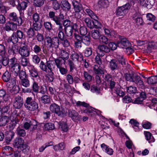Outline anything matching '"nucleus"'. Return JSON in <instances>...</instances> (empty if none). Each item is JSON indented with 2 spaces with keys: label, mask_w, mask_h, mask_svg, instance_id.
<instances>
[{
  "label": "nucleus",
  "mask_w": 157,
  "mask_h": 157,
  "mask_svg": "<svg viewBox=\"0 0 157 157\" xmlns=\"http://www.w3.org/2000/svg\"><path fill=\"white\" fill-rule=\"evenodd\" d=\"M11 74L8 71H6L2 76L3 80L6 82H8L7 86L8 87V90H10L12 94H16L18 92V88L15 86L16 82L14 79L10 80Z\"/></svg>",
  "instance_id": "f257e3e1"
},
{
  "label": "nucleus",
  "mask_w": 157,
  "mask_h": 157,
  "mask_svg": "<svg viewBox=\"0 0 157 157\" xmlns=\"http://www.w3.org/2000/svg\"><path fill=\"white\" fill-rule=\"evenodd\" d=\"M124 77L127 81L134 82L138 87L142 88L144 87V83L140 76L127 73L124 75Z\"/></svg>",
  "instance_id": "f03ea898"
},
{
  "label": "nucleus",
  "mask_w": 157,
  "mask_h": 157,
  "mask_svg": "<svg viewBox=\"0 0 157 157\" xmlns=\"http://www.w3.org/2000/svg\"><path fill=\"white\" fill-rule=\"evenodd\" d=\"M8 68L10 71L13 73L15 76H17L18 75L21 69L20 66L17 62L16 59L15 58H12L10 60Z\"/></svg>",
  "instance_id": "7ed1b4c3"
},
{
  "label": "nucleus",
  "mask_w": 157,
  "mask_h": 157,
  "mask_svg": "<svg viewBox=\"0 0 157 157\" xmlns=\"http://www.w3.org/2000/svg\"><path fill=\"white\" fill-rule=\"evenodd\" d=\"M25 106L30 112L35 111L39 108L37 103L33 101L31 97H28L26 98Z\"/></svg>",
  "instance_id": "20e7f679"
},
{
  "label": "nucleus",
  "mask_w": 157,
  "mask_h": 157,
  "mask_svg": "<svg viewBox=\"0 0 157 157\" xmlns=\"http://www.w3.org/2000/svg\"><path fill=\"white\" fill-rule=\"evenodd\" d=\"M50 109L52 112L55 113L58 116L61 117H63L66 113V111L63 108H60L59 105L55 103L50 105Z\"/></svg>",
  "instance_id": "39448f33"
},
{
  "label": "nucleus",
  "mask_w": 157,
  "mask_h": 157,
  "mask_svg": "<svg viewBox=\"0 0 157 157\" xmlns=\"http://www.w3.org/2000/svg\"><path fill=\"white\" fill-rule=\"evenodd\" d=\"M46 40L48 48H57L58 47L59 41L57 37H55L51 39L50 37L47 36L46 37Z\"/></svg>",
  "instance_id": "423d86ee"
},
{
  "label": "nucleus",
  "mask_w": 157,
  "mask_h": 157,
  "mask_svg": "<svg viewBox=\"0 0 157 157\" xmlns=\"http://www.w3.org/2000/svg\"><path fill=\"white\" fill-rule=\"evenodd\" d=\"M130 7L131 6L128 3L122 6L118 7L116 12V15L118 16L125 15L128 12V11L130 9Z\"/></svg>",
  "instance_id": "0eeeda50"
},
{
  "label": "nucleus",
  "mask_w": 157,
  "mask_h": 157,
  "mask_svg": "<svg viewBox=\"0 0 157 157\" xmlns=\"http://www.w3.org/2000/svg\"><path fill=\"white\" fill-rule=\"evenodd\" d=\"M24 17L21 16L20 15V16L18 18L17 17V16L16 13L15 12H12L10 13L9 15V18L10 20L14 21H16V24L18 26H20L22 23V18Z\"/></svg>",
  "instance_id": "6e6552de"
},
{
  "label": "nucleus",
  "mask_w": 157,
  "mask_h": 157,
  "mask_svg": "<svg viewBox=\"0 0 157 157\" xmlns=\"http://www.w3.org/2000/svg\"><path fill=\"white\" fill-rule=\"evenodd\" d=\"M117 46L118 47L124 49L131 46V44L126 38L123 37L119 38V40L117 42Z\"/></svg>",
  "instance_id": "1a4fd4ad"
},
{
  "label": "nucleus",
  "mask_w": 157,
  "mask_h": 157,
  "mask_svg": "<svg viewBox=\"0 0 157 157\" xmlns=\"http://www.w3.org/2000/svg\"><path fill=\"white\" fill-rule=\"evenodd\" d=\"M37 122L34 120L28 121L25 122L24 125V127L25 129H28L30 128L32 130L35 129L36 128Z\"/></svg>",
  "instance_id": "9d476101"
},
{
  "label": "nucleus",
  "mask_w": 157,
  "mask_h": 157,
  "mask_svg": "<svg viewBox=\"0 0 157 157\" xmlns=\"http://www.w3.org/2000/svg\"><path fill=\"white\" fill-rule=\"evenodd\" d=\"M23 104L22 98L19 96H17L14 98L13 101V106L15 109H20Z\"/></svg>",
  "instance_id": "9b49d317"
},
{
  "label": "nucleus",
  "mask_w": 157,
  "mask_h": 157,
  "mask_svg": "<svg viewBox=\"0 0 157 157\" xmlns=\"http://www.w3.org/2000/svg\"><path fill=\"white\" fill-rule=\"evenodd\" d=\"M68 115L74 121H79L81 118L80 116L77 112L74 110L70 109L69 110Z\"/></svg>",
  "instance_id": "f8f14e48"
},
{
  "label": "nucleus",
  "mask_w": 157,
  "mask_h": 157,
  "mask_svg": "<svg viewBox=\"0 0 157 157\" xmlns=\"http://www.w3.org/2000/svg\"><path fill=\"white\" fill-rule=\"evenodd\" d=\"M17 25L12 22H7L5 24L4 29L7 31L16 30L17 29Z\"/></svg>",
  "instance_id": "ddd939ff"
},
{
  "label": "nucleus",
  "mask_w": 157,
  "mask_h": 157,
  "mask_svg": "<svg viewBox=\"0 0 157 157\" xmlns=\"http://www.w3.org/2000/svg\"><path fill=\"white\" fill-rule=\"evenodd\" d=\"M18 52L21 57H28L30 54L29 50L26 46H24L20 48Z\"/></svg>",
  "instance_id": "4468645a"
},
{
  "label": "nucleus",
  "mask_w": 157,
  "mask_h": 157,
  "mask_svg": "<svg viewBox=\"0 0 157 157\" xmlns=\"http://www.w3.org/2000/svg\"><path fill=\"white\" fill-rule=\"evenodd\" d=\"M72 4L75 13H79L82 10L81 4L75 0H72Z\"/></svg>",
  "instance_id": "2eb2a0df"
},
{
  "label": "nucleus",
  "mask_w": 157,
  "mask_h": 157,
  "mask_svg": "<svg viewBox=\"0 0 157 157\" xmlns=\"http://www.w3.org/2000/svg\"><path fill=\"white\" fill-rule=\"evenodd\" d=\"M27 6V2L23 1L21 3H19L17 6V9L19 10L20 15L21 16H23L24 13L22 10H24Z\"/></svg>",
  "instance_id": "dca6fc26"
},
{
  "label": "nucleus",
  "mask_w": 157,
  "mask_h": 157,
  "mask_svg": "<svg viewBox=\"0 0 157 157\" xmlns=\"http://www.w3.org/2000/svg\"><path fill=\"white\" fill-rule=\"evenodd\" d=\"M105 35L109 37H114L117 34L116 32L113 29H109L105 28H103Z\"/></svg>",
  "instance_id": "f3484780"
},
{
  "label": "nucleus",
  "mask_w": 157,
  "mask_h": 157,
  "mask_svg": "<svg viewBox=\"0 0 157 157\" xmlns=\"http://www.w3.org/2000/svg\"><path fill=\"white\" fill-rule=\"evenodd\" d=\"M8 52L10 55H13L18 51V47L13 44L10 45L8 47Z\"/></svg>",
  "instance_id": "a211bd4d"
},
{
  "label": "nucleus",
  "mask_w": 157,
  "mask_h": 157,
  "mask_svg": "<svg viewBox=\"0 0 157 157\" xmlns=\"http://www.w3.org/2000/svg\"><path fill=\"white\" fill-rule=\"evenodd\" d=\"M101 147L102 150L108 154L110 155H113V149L106 145L105 144H102L101 145Z\"/></svg>",
  "instance_id": "6ab92c4d"
},
{
  "label": "nucleus",
  "mask_w": 157,
  "mask_h": 157,
  "mask_svg": "<svg viewBox=\"0 0 157 157\" xmlns=\"http://www.w3.org/2000/svg\"><path fill=\"white\" fill-rule=\"evenodd\" d=\"M24 143V140L21 138H16L13 142V145L15 147L20 148L22 146Z\"/></svg>",
  "instance_id": "aec40b11"
},
{
  "label": "nucleus",
  "mask_w": 157,
  "mask_h": 157,
  "mask_svg": "<svg viewBox=\"0 0 157 157\" xmlns=\"http://www.w3.org/2000/svg\"><path fill=\"white\" fill-rule=\"evenodd\" d=\"M109 2L108 0H99L98 2L97 9L106 8L108 6Z\"/></svg>",
  "instance_id": "412c9836"
},
{
  "label": "nucleus",
  "mask_w": 157,
  "mask_h": 157,
  "mask_svg": "<svg viewBox=\"0 0 157 157\" xmlns=\"http://www.w3.org/2000/svg\"><path fill=\"white\" fill-rule=\"evenodd\" d=\"M113 91H114V92L120 96L122 97L125 94L124 93L123 91V89H121L120 86L118 84L116 85V88Z\"/></svg>",
  "instance_id": "4be33fe9"
},
{
  "label": "nucleus",
  "mask_w": 157,
  "mask_h": 157,
  "mask_svg": "<svg viewBox=\"0 0 157 157\" xmlns=\"http://www.w3.org/2000/svg\"><path fill=\"white\" fill-rule=\"evenodd\" d=\"M3 153L5 155H10L12 154L13 148L9 146H6L2 148Z\"/></svg>",
  "instance_id": "5701e85b"
},
{
  "label": "nucleus",
  "mask_w": 157,
  "mask_h": 157,
  "mask_svg": "<svg viewBox=\"0 0 157 157\" xmlns=\"http://www.w3.org/2000/svg\"><path fill=\"white\" fill-rule=\"evenodd\" d=\"M46 65L48 69V71H53L55 68V62L53 61L48 60L46 62Z\"/></svg>",
  "instance_id": "b1692460"
},
{
  "label": "nucleus",
  "mask_w": 157,
  "mask_h": 157,
  "mask_svg": "<svg viewBox=\"0 0 157 157\" xmlns=\"http://www.w3.org/2000/svg\"><path fill=\"white\" fill-rule=\"evenodd\" d=\"M93 72L95 74L98 75H102L104 74L105 71L103 69H101L98 65H94L93 67Z\"/></svg>",
  "instance_id": "393cba45"
},
{
  "label": "nucleus",
  "mask_w": 157,
  "mask_h": 157,
  "mask_svg": "<svg viewBox=\"0 0 157 157\" xmlns=\"http://www.w3.org/2000/svg\"><path fill=\"white\" fill-rule=\"evenodd\" d=\"M65 147L64 143L62 142L56 145L53 147V148L56 151H60L63 150Z\"/></svg>",
  "instance_id": "a878e982"
},
{
  "label": "nucleus",
  "mask_w": 157,
  "mask_h": 157,
  "mask_svg": "<svg viewBox=\"0 0 157 157\" xmlns=\"http://www.w3.org/2000/svg\"><path fill=\"white\" fill-rule=\"evenodd\" d=\"M132 18L135 21L137 25H141L142 24L143 22V20L142 18L139 16L138 13H136L133 15Z\"/></svg>",
  "instance_id": "bb28decb"
},
{
  "label": "nucleus",
  "mask_w": 157,
  "mask_h": 157,
  "mask_svg": "<svg viewBox=\"0 0 157 157\" xmlns=\"http://www.w3.org/2000/svg\"><path fill=\"white\" fill-rule=\"evenodd\" d=\"M129 123L132 125V127L135 132H138L140 130L139 127V124L136 121L133 119H131Z\"/></svg>",
  "instance_id": "cd10ccee"
},
{
  "label": "nucleus",
  "mask_w": 157,
  "mask_h": 157,
  "mask_svg": "<svg viewBox=\"0 0 157 157\" xmlns=\"http://www.w3.org/2000/svg\"><path fill=\"white\" fill-rule=\"evenodd\" d=\"M8 42H12L13 44L17 43L18 41V38L15 34V32H14L12 36L7 39Z\"/></svg>",
  "instance_id": "c85d7f7f"
},
{
  "label": "nucleus",
  "mask_w": 157,
  "mask_h": 157,
  "mask_svg": "<svg viewBox=\"0 0 157 157\" xmlns=\"http://www.w3.org/2000/svg\"><path fill=\"white\" fill-rule=\"evenodd\" d=\"M144 134L147 140L148 141L149 143H153L155 141V139L151 136V133L146 132H144Z\"/></svg>",
  "instance_id": "c756f323"
},
{
  "label": "nucleus",
  "mask_w": 157,
  "mask_h": 157,
  "mask_svg": "<svg viewBox=\"0 0 157 157\" xmlns=\"http://www.w3.org/2000/svg\"><path fill=\"white\" fill-rule=\"evenodd\" d=\"M9 117L6 116H2L0 119V126L5 125L9 120Z\"/></svg>",
  "instance_id": "7c9ffc66"
},
{
  "label": "nucleus",
  "mask_w": 157,
  "mask_h": 157,
  "mask_svg": "<svg viewBox=\"0 0 157 157\" xmlns=\"http://www.w3.org/2000/svg\"><path fill=\"white\" fill-rule=\"evenodd\" d=\"M82 42L86 45H88L90 44V37L89 35L82 36Z\"/></svg>",
  "instance_id": "2f4dec72"
},
{
  "label": "nucleus",
  "mask_w": 157,
  "mask_h": 157,
  "mask_svg": "<svg viewBox=\"0 0 157 157\" xmlns=\"http://www.w3.org/2000/svg\"><path fill=\"white\" fill-rule=\"evenodd\" d=\"M65 61L62 59H56L55 60V63L59 69L63 66L65 64Z\"/></svg>",
  "instance_id": "473e14b6"
},
{
  "label": "nucleus",
  "mask_w": 157,
  "mask_h": 157,
  "mask_svg": "<svg viewBox=\"0 0 157 157\" xmlns=\"http://www.w3.org/2000/svg\"><path fill=\"white\" fill-rule=\"evenodd\" d=\"M86 13L93 19H95L97 18V15L91 10L89 8H86L84 10Z\"/></svg>",
  "instance_id": "72a5a7b5"
},
{
  "label": "nucleus",
  "mask_w": 157,
  "mask_h": 157,
  "mask_svg": "<svg viewBox=\"0 0 157 157\" xmlns=\"http://www.w3.org/2000/svg\"><path fill=\"white\" fill-rule=\"evenodd\" d=\"M119 63L122 65H125L127 63V61L125 60L123 55H117L116 56Z\"/></svg>",
  "instance_id": "f704fd0d"
},
{
  "label": "nucleus",
  "mask_w": 157,
  "mask_h": 157,
  "mask_svg": "<svg viewBox=\"0 0 157 157\" xmlns=\"http://www.w3.org/2000/svg\"><path fill=\"white\" fill-rule=\"evenodd\" d=\"M91 36L94 39H98L101 36L100 34L97 30H93L91 32Z\"/></svg>",
  "instance_id": "c9c22d12"
},
{
  "label": "nucleus",
  "mask_w": 157,
  "mask_h": 157,
  "mask_svg": "<svg viewBox=\"0 0 157 157\" xmlns=\"http://www.w3.org/2000/svg\"><path fill=\"white\" fill-rule=\"evenodd\" d=\"M84 20L88 27L90 29H93V25H94L93 21L88 17H86L84 18Z\"/></svg>",
  "instance_id": "e433bc0d"
},
{
  "label": "nucleus",
  "mask_w": 157,
  "mask_h": 157,
  "mask_svg": "<svg viewBox=\"0 0 157 157\" xmlns=\"http://www.w3.org/2000/svg\"><path fill=\"white\" fill-rule=\"evenodd\" d=\"M147 82L150 84H153L157 83V76H154L148 78Z\"/></svg>",
  "instance_id": "4c0bfd02"
},
{
  "label": "nucleus",
  "mask_w": 157,
  "mask_h": 157,
  "mask_svg": "<svg viewBox=\"0 0 157 157\" xmlns=\"http://www.w3.org/2000/svg\"><path fill=\"white\" fill-rule=\"evenodd\" d=\"M98 49L102 52H110V48L105 45H99L98 47Z\"/></svg>",
  "instance_id": "58836bf2"
},
{
  "label": "nucleus",
  "mask_w": 157,
  "mask_h": 157,
  "mask_svg": "<svg viewBox=\"0 0 157 157\" xmlns=\"http://www.w3.org/2000/svg\"><path fill=\"white\" fill-rule=\"evenodd\" d=\"M21 84L23 86L25 87H28L30 85L29 80L27 78H22L21 80Z\"/></svg>",
  "instance_id": "ea45409f"
},
{
  "label": "nucleus",
  "mask_w": 157,
  "mask_h": 157,
  "mask_svg": "<svg viewBox=\"0 0 157 157\" xmlns=\"http://www.w3.org/2000/svg\"><path fill=\"white\" fill-rule=\"evenodd\" d=\"M50 98L49 96L44 95L41 97V101L44 103L47 104L49 103L50 102Z\"/></svg>",
  "instance_id": "a19ab883"
},
{
  "label": "nucleus",
  "mask_w": 157,
  "mask_h": 157,
  "mask_svg": "<svg viewBox=\"0 0 157 157\" xmlns=\"http://www.w3.org/2000/svg\"><path fill=\"white\" fill-rule=\"evenodd\" d=\"M61 3L63 7L65 10H69L71 8V6L70 4L66 0L63 1L61 2Z\"/></svg>",
  "instance_id": "79ce46f5"
},
{
  "label": "nucleus",
  "mask_w": 157,
  "mask_h": 157,
  "mask_svg": "<svg viewBox=\"0 0 157 157\" xmlns=\"http://www.w3.org/2000/svg\"><path fill=\"white\" fill-rule=\"evenodd\" d=\"M71 57L72 59L75 61L79 60V58L81 59H82L83 56L81 55H78L77 53L74 52L71 55Z\"/></svg>",
  "instance_id": "37998d69"
},
{
  "label": "nucleus",
  "mask_w": 157,
  "mask_h": 157,
  "mask_svg": "<svg viewBox=\"0 0 157 157\" xmlns=\"http://www.w3.org/2000/svg\"><path fill=\"white\" fill-rule=\"evenodd\" d=\"M44 128L46 130H52L54 129L55 126L53 124L51 123H48L44 125Z\"/></svg>",
  "instance_id": "c03bdc74"
},
{
  "label": "nucleus",
  "mask_w": 157,
  "mask_h": 157,
  "mask_svg": "<svg viewBox=\"0 0 157 157\" xmlns=\"http://www.w3.org/2000/svg\"><path fill=\"white\" fill-rule=\"evenodd\" d=\"M45 0H34L33 5L36 7H40L43 5Z\"/></svg>",
  "instance_id": "a18cd8bd"
},
{
  "label": "nucleus",
  "mask_w": 157,
  "mask_h": 157,
  "mask_svg": "<svg viewBox=\"0 0 157 157\" xmlns=\"http://www.w3.org/2000/svg\"><path fill=\"white\" fill-rule=\"evenodd\" d=\"M6 55L5 50V47L3 45L0 44V58L5 57Z\"/></svg>",
  "instance_id": "49530a36"
},
{
  "label": "nucleus",
  "mask_w": 157,
  "mask_h": 157,
  "mask_svg": "<svg viewBox=\"0 0 157 157\" xmlns=\"http://www.w3.org/2000/svg\"><path fill=\"white\" fill-rule=\"evenodd\" d=\"M109 67L112 71L116 69L117 67V64L115 60H111L109 62Z\"/></svg>",
  "instance_id": "de8ad7c7"
},
{
  "label": "nucleus",
  "mask_w": 157,
  "mask_h": 157,
  "mask_svg": "<svg viewBox=\"0 0 157 157\" xmlns=\"http://www.w3.org/2000/svg\"><path fill=\"white\" fill-rule=\"evenodd\" d=\"M90 91L92 92L96 93L98 94L100 93V89L97 86L93 85L91 87Z\"/></svg>",
  "instance_id": "09e8293b"
},
{
  "label": "nucleus",
  "mask_w": 157,
  "mask_h": 157,
  "mask_svg": "<svg viewBox=\"0 0 157 157\" xmlns=\"http://www.w3.org/2000/svg\"><path fill=\"white\" fill-rule=\"evenodd\" d=\"M39 67L42 71L46 72H48V69L46 64H45L44 62L41 61L40 63Z\"/></svg>",
  "instance_id": "8fccbe9b"
},
{
  "label": "nucleus",
  "mask_w": 157,
  "mask_h": 157,
  "mask_svg": "<svg viewBox=\"0 0 157 157\" xmlns=\"http://www.w3.org/2000/svg\"><path fill=\"white\" fill-rule=\"evenodd\" d=\"M65 32L68 36H71L72 34V29L71 27H68L65 28Z\"/></svg>",
  "instance_id": "3c124183"
},
{
  "label": "nucleus",
  "mask_w": 157,
  "mask_h": 157,
  "mask_svg": "<svg viewBox=\"0 0 157 157\" xmlns=\"http://www.w3.org/2000/svg\"><path fill=\"white\" fill-rule=\"evenodd\" d=\"M94 21H93L94 23V25H93V28H101V24L98 21V17L97 16V18L95 19H94Z\"/></svg>",
  "instance_id": "603ef678"
},
{
  "label": "nucleus",
  "mask_w": 157,
  "mask_h": 157,
  "mask_svg": "<svg viewBox=\"0 0 157 157\" xmlns=\"http://www.w3.org/2000/svg\"><path fill=\"white\" fill-rule=\"evenodd\" d=\"M147 20L153 22L156 20V17L151 13H148L147 14Z\"/></svg>",
  "instance_id": "864d4df0"
},
{
  "label": "nucleus",
  "mask_w": 157,
  "mask_h": 157,
  "mask_svg": "<svg viewBox=\"0 0 157 157\" xmlns=\"http://www.w3.org/2000/svg\"><path fill=\"white\" fill-rule=\"evenodd\" d=\"M83 75L85 79L87 82H91L92 80V77L90 75L85 71H84Z\"/></svg>",
  "instance_id": "5fc2aeb1"
},
{
  "label": "nucleus",
  "mask_w": 157,
  "mask_h": 157,
  "mask_svg": "<svg viewBox=\"0 0 157 157\" xmlns=\"http://www.w3.org/2000/svg\"><path fill=\"white\" fill-rule=\"evenodd\" d=\"M64 19V16L63 14H60L59 16V17H56V18L55 19L56 21V23L57 25H59L60 24V22Z\"/></svg>",
  "instance_id": "6e6d98bb"
},
{
  "label": "nucleus",
  "mask_w": 157,
  "mask_h": 157,
  "mask_svg": "<svg viewBox=\"0 0 157 157\" xmlns=\"http://www.w3.org/2000/svg\"><path fill=\"white\" fill-rule=\"evenodd\" d=\"M27 36L29 38H32L35 35V32L33 29L30 28L27 32Z\"/></svg>",
  "instance_id": "4d7b16f0"
},
{
  "label": "nucleus",
  "mask_w": 157,
  "mask_h": 157,
  "mask_svg": "<svg viewBox=\"0 0 157 157\" xmlns=\"http://www.w3.org/2000/svg\"><path fill=\"white\" fill-rule=\"evenodd\" d=\"M52 142H50V143H46L40 147L39 149V151L40 152H43L45 149L49 146H50L52 145Z\"/></svg>",
  "instance_id": "13d9d810"
},
{
  "label": "nucleus",
  "mask_w": 157,
  "mask_h": 157,
  "mask_svg": "<svg viewBox=\"0 0 157 157\" xmlns=\"http://www.w3.org/2000/svg\"><path fill=\"white\" fill-rule=\"evenodd\" d=\"M48 73L46 75V77L50 82H52L54 79V73L52 71H48Z\"/></svg>",
  "instance_id": "bf43d9fd"
},
{
  "label": "nucleus",
  "mask_w": 157,
  "mask_h": 157,
  "mask_svg": "<svg viewBox=\"0 0 157 157\" xmlns=\"http://www.w3.org/2000/svg\"><path fill=\"white\" fill-rule=\"evenodd\" d=\"M86 107V109L84 110L83 112L84 113L88 114L91 113H94V109L90 106L89 105L88 107Z\"/></svg>",
  "instance_id": "052dcab7"
},
{
  "label": "nucleus",
  "mask_w": 157,
  "mask_h": 157,
  "mask_svg": "<svg viewBox=\"0 0 157 157\" xmlns=\"http://www.w3.org/2000/svg\"><path fill=\"white\" fill-rule=\"evenodd\" d=\"M142 125L143 128L148 129L151 128V124L147 121H143L142 123Z\"/></svg>",
  "instance_id": "680f3d73"
},
{
  "label": "nucleus",
  "mask_w": 157,
  "mask_h": 157,
  "mask_svg": "<svg viewBox=\"0 0 157 157\" xmlns=\"http://www.w3.org/2000/svg\"><path fill=\"white\" fill-rule=\"evenodd\" d=\"M0 97L3 98L5 101H6L8 100L6 91L3 89L0 90Z\"/></svg>",
  "instance_id": "e2e57ef3"
},
{
  "label": "nucleus",
  "mask_w": 157,
  "mask_h": 157,
  "mask_svg": "<svg viewBox=\"0 0 157 157\" xmlns=\"http://www.w3.org/2000/svg\"><path fill=\"white\" fill-rule=\"evenodd\" d=\"M136 88L132 86L128 87L127 89V92L130 94L135 93L136 92Z\"/></svg>",
  "instance_id": "0e129e2a"
},
{
  "label": "nucleus",
  "mask_w": 157,
  "mask_h": 157,
  "mask_svg": "<svg viewBox=\"0 0 157 157\" xmlns=\"http://www.w3.org/2000/svg\"><path fill=\"white\" fill-rule=\"evenodd\" d=\"M33 27L36 31L39 30L41 28V25L39 22H33Z\"/></svg>",
  "instance_id": "69168bd1"
},
{
  "label": "nucleus",
  "mask_w": 157,
  "mask_h": 157,
  "mask_svg": "<svg viewBox=\"0 0 157 157\" xmlns=\"http://www.w3.org/2000/svg\"><path fill=\"white\" fill-rule=\"evenodd\" d=\"M131 46H129L128 47H126L124 48V52L127 55H130L133 52V50Z\"/></svg>",
  "instance_id": "338daca9"
},
{
  "label": "nucleus",
  "mask_w": 157,
  "mask_h": 157,
  "mask_svg": "<svg viewBox=\"0 0 157 157\" xmlns=\"http://www.w3.org/2000/svg\"><path fill=\"white\" fill-rule=\"evenodd\" d=\"M32 88L33 91L36 93L38 92L39 87L38 84L35 82L34 81L32 85Z\"/></svg>",
  "instance_id": "774afa93"
}]
</instances>
